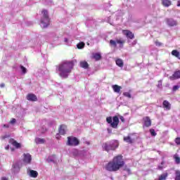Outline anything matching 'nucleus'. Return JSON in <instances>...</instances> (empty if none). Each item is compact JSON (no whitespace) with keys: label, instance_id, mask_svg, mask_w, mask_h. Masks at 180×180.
<instances>
[{"label":"nucleus","instance_id":"obj_1","mask_svg":"<svg viewBox=\"0 0 180 180\" xmlns=\"http://www.w3.org/2000/svg\"><path fill=\"white\" fill-rule=\"evenodd\" d=\"M56 70L60 72L61 78H68V75L74 70V60H64L56 66Z\"/></svg>","mask_w":180,"mask_h":180},{"label":"nucleus","instance_id":"obj_2","mask_svg":"<svg viewBox=\"0 0 180 180\" xmlns=\"http://www.w3.org/2000/svg\"><path fill=\"white\" fill-rule=\"evenodd\" d=\"M124 160H123V156L122 155H118L112 158V161H110L105 165V169L110 172H116L119 171L120 168L124 167Z\"/></svg>","mask_w":180,"mask_h":180},{"label":"nucleus","instance_id":"obj_3","mask_svg":"<svg viewBox=\"0 0 180 180\" xmlns=\"http://www.w3.org/2000/svg\"><path fill=\"white\" fill-rule=\"evenodd\" d=\"M119 144L116 141L105 142L103 144V150L109 153V151H114V150H116Z\"/></svg>","mask_w":180,"mask_h":180},{"label":"nucleus","instance_id":"obj_4","mask_svg":"<svg viewBox=\"0 0 180 180\" xmlns=\"http://www.w3.org/2000/svg\"><path fill=\"white\" fill-rule=\"evenodd\" d=\"M42 17L41 18V23L43 27H47L50 25V18L49 17V11L47 10H42Z\"/></svg>","mask_w":180,"mask_h":180},{"label":"nucleus","instance_id":"obj_5","mask_svg":"<svg viewBox=\"0 0 180 180\" xmlns=\"http://www.w3.org/2000/svg\"><path fill=\"white\" fill-rule=\"evenodd\" d=\"M106 122L108 124H110V127L112 129H117V126H119V117L117 116H114L112 120V117H108L106 118Z\"/></svg>","mask_w":180,"mask_h":180},{"label":"nucleus","instance_id":"obj_6","mask_svg":"<svg viewBox=\"0 0 180 180\" xmlns=\"http://www.w3.org/2000/svg\"><path fill=\"white\" fill-rule=\"evenodd\" d=\"M66 144L70 147H77V146H79V140L75 136H68Z\"/></svg>","mask_w":180,"mask_h":180},{"label":"nucleus","instance_id":"obj_7","mask_svg":"<svg viewBox=\"0 0 180 180\" xmlns=\"http://www.w3.org/2000/svg\"><path fill=\"white\" fill-rule=\"evenodd\" d=\"M124 43H126V41L122 39H117L115 41L113 39L110 40V46H112L113 47H117V44H120V47H123Z\"/></svg>","mask_w":180,"mask_h":180},{"label":"nucleus","instance_id":"obj_8","mask_svg":"<svg viewBox=\"0 0 180 180\" xmlns=\"http://www.w3.org/2000/svg\"><path fill=\"white\" fill-rule=\"evenodd\" d=\"M20 167H22L21 161L13 163L12 172H13V174H18V172L20 171Z\"/></svg>","mask_w":180,"mask_h":180},{"label":"nucleus","instance_id":"obj_9","mask_svg":"<svg viewBox=\"0 0 180 180\" xmlns=\"http://www.w3.org/2000/svg\"><path fill=\"white\" fill-rule=\"evenodd\" d=\"M133 136H134V134H129L127 136H124V141H125V143H128L129 144H133L135 140V139L133 138Z\"/></svg>","mask_w":180,"mask_h":180},{"label":"nucleus","instance_id":"obj_10","mask_svg":"<svg viewBox=\"0 0 180 180\" xmlns=\"http://www.w3.org/2000/svg\"><path fill=\"white\" fill-rule=\"evenodd\" d=\"M123 34L127 37V39H130L131 40H133L134 39V34L131 32V31L128 30H122Z\"/></svg>","mask_w":180,"mask_h":180},{"label":"nucleus","instance_id":"obj_11","mask_svg":"<svg viewBox=\"0 0 180 180\" xmlns=\"http://www.w3.org/2000/svg\"><path fill=\"white\" fill-rule=\"evenodd\" d=\"M166 22L168 26H170L171 27L174 26H176V25H178V22H176V20L172 18H167Z\"/></svg>","mask_w":180,"mask_h":180},{"label":"nucleus","instance_id":"obj_12","mask_svg":"<svg viewBox=\"0 0 180 180\" xmlns=\"http://www.w3.org/2000/svg\"><path fill=\"white\" fill-rule=\"evenodd\" d=\"M180 78V70H176L174 72V74L169 77V79L171 81H175V79H179Z\"/></svg>","mask_w":180,"mask_h":180},{"label":"nucleus","instance_id":"obj_13","mask_svg":"<svg viewBox=\"0 0 180 180\" xmlns=\"http://www.w3.org/2000/svg\"><path fill=\"white\" fill-rule=\"evenodd\" d=\"M27 101L31 102H37V96L33 94H28L26 96Z\"/></svg>","mask_w":180,"mask_h":180},{"label":"nucleus","instance_id":"obj_14","mask_svg":"<svg viewBox=\"0 0 180 180\" xmlns=\"http://www.w3.org/2000/svg\"><path fill=\"white\" fill-rule=\"evenodd\" d=\"M24 164H30L32 162V155L29 153L24 154Z\"/></svg>","mask_w":180,"mask_h":180},{"label":"nucleus","instance_id":"obj_15","mask_svg":"<svg viewBox=\"0 0 180 180\" xmlns=\"http://www.w3.org/2000/svg\"><path fill=\"white\" fill-rule=\"evenodd\" d=\"M27 174L31 178H37L39 176V172L36 170L28 169Z\"/></svg>","mask_w":180,"mask_h":180},{"label":"nucleus","instance_id":"obj_16","mask_svg":"<svg viewBox=\"0 0 180 180\" xmlns=\"http://www.w3.org/2000/svg\"><path fill=\"white\" fill-rule=\"evenodd\" d=\"M9 143H10L11 144H12V146H13V147H15V148H20V147H21L20 143H18V141H15V139H10Z\"/></svg>","mask_w":180,"mask_h":180},{"label":"nucleus","instance_id":"obj_17","mask_svg":"<svg viewBox=\"0 0 180 180\" xmlns=\"http://www.w3.org/2000/svg\"><path fill=\"white\" fill-rule=\"evenodd\" d=\"M143 122L146 127H150V126H151V120L150 119V117H145L143 118Z\"/></svg>","mask_w":180,"mask_h":180},{"label":"nucleus","instance_id":"obj_18","mask_svg":"<svg viewBox=\"0 0 180 180\" xmlns=\"http://www.w3.org/2000/svg\"><path fill=\"white\" fill-rule=\"evenodd\" d=\"M65 129H67V125H60V127L58 129L59 134H61L62 136H64V134H65Z\"/></svg>","mask_w":180,"mask_h":180},{"label":"nucleus","instance_id":"obj_19","mask_svg":"<svg viewBox=\"0 0 180 180\" xmlns=\"http://www.w3.org/2000/svg\"><path fill=\"white\" fill-rule=\"evenodd\" d=\"M162 106L164 109H166V110H171V103H169L168 101L165 100L163 101Z\"/></svg>","mask_w":180,"mask_h":180},{"label":"nucleus","instance_id":"obj_20","mask_svg":"<svg viewBox=\"0 0 180 180\" xmlns=\"http://www.w3.org/2000/svg\"><path fill=\"white\" fill-rule=\"evenodd\" d=\"M162 5L165 8H168L172 5V1L170 0H162Z\"/></svg>","mask_w":180,"mask_h":180},{"label":"nucleus","instance_id":"obj_21","mask_svg":"<svg viewBox=\"0 0 180 180\" xmlns=\"http://www.w3.org/2000/svg\"><path fill=\"white\" fill-rule=\"evenodd\" d=\"M112 88L114 92H116V94H119L120 92V89H122V86L117 84L112 85Z\"/></svg>","mask_w":180,"mask_h":180},{"label":"nucleus","instance_id":"obj_22","mask_svg":"<svg viewBox=\"0 0 180 180\" xmlns=\"http://www.w3.org/2000/svg\"><path fill=\"white\" fill-rule=\"evenodd\" d=\"M80 67L82 68H84V70H86L89 68V65L88 64V62L84 60L80 62Z\"/></svg>","mask_w":180,"mask_h":180},{"label":"nucleus","instance_id":"obj_23","mask_svg":"<svg viewBox=\"0 0 180 180\" xmlns=\"http://www.w3.org/2000/svg\"><path fill=\"white\" fill-rule=\"evenodd\" d=\"M93 58H94L96 61H99V60L102 58V56H101V53H96L93 54Z\"/></svg>","mask_w":180,"mask_h":180},{"label":"nucleus","instance_id":"obj_24","mask_svg":"<svg viewBox=\"0 0 180 180\" xmlns=\"http://www.w3.org/2000/svg\"><path fill=\"white\" fill-rule=\"evenodd\" d=\"M172 55L174 57H176V58H178L179 60H180V53L179 51H178L177 50H173L172 51Z\"/></svg>","mask_w":180,"mask_h":180},{"label":"nucleus","instance_id":"obj_25","mask_svg":"<svg viewBox=\"0 0 180 180\" xmlns=\"http://www.w3.org/2000/svg\"><path fill=\"white\" fill-rule=\"evenodd\" d=\"M115 63H116L117 65L120 68L123 67V65H124L123 63V60H122L120 58L117 59L115 60Z\"/></svg>","mask_w":180,"mask_h":180},{"label":"nucleus","instance_id":"obj_26","mask_svg":"<svg viewBox=\"0 0 180 180\" xmlns=\"http://www.w3.org/2000/svg\"><path fill=\"white\" fill-rule=\"evenodd\" d=\"M44 139L36 138L35 143L37 144H44Z\"/></svg>","mask_w":180,"mask_h":180},{"label":"nucleus","instance_id":"obj_27","mask_svg":"<svg viewBox=\"0 0 180 180\" xmlns=\"http://www.w3.org/2000/svg\"><path fill=\"white\" fill-rule=\"evenodd\" d=\"M167 178H168V173H164L159 176L158 180H165Z\"/></svg>","mask_w":180,"mask_h":180},{"label":"nucleus","instance_id":"obj_28","mask_svg":"<svg viewBox=\"0 0 180 180\" xmlns=\"http://www.w3.org/2000/svg\"><path fill=\"white\" fill-rule=\"evenodd\" d=\"M174 180H180V170L175 171Z\"/></svg>","mask_w":180,"mask_h":180},{"label":"nucleus","instance_id":"obj_29","mask_svg":"<svg viewBox=\"0 0 180 180\" xmlns=\"http://www.w3.org/2000/svg\"><path fill=\"white\" fill-rule=\"evenodd\" d=\"M77 49H79V50H81V49H84L85 47V43L84 42H80L79 44H77Z\"/></svg>","mask_w":180,"mask_h":180},{"label":"nucleus","instance_id":"obj_30","mask_svg":"<svg viewBox=\"0 0 180 180\" xmlns=\"http://www.w3.org/2000/svg\"><path fill=\"white\" fill-rule=\"evenodd\" d=\"M174 159L176 164L180 163V158L179 157H178L177 155H174Z\"/></svg>","mask_w":180,"mask_h":180},{"label":"nucleus","instance_id":"obj_31","mask_svg":"<svg viewBox=\"0 0 180 180\" xmlns=\"http://www.w3.org/2000/svg\"><path fill=\"white\" fill-rule=\"evenodd\" d=\"M155 46H157L158 47H161V46H162V43L160 42V41H158V39H157L155 41Z\"/></svg>","mask_w":180,"mask_h":180},{"label":"nucleus","instance_id":"obj_32","mask_svg":"<svg viewBox=\"0 0 180 180\" xmlns=\"http://www.w3.org/2000/svg\"><path fill=\"white\" fill-rule=\"evenodd\" d=\"M150 133L151 134V136H157V133H155V130H154V129H150Z\"/></svg>","mask_w":180,"mask_h":180},{"label":"nucleus","instance_id":"obj_33","mask_svg":"<svg viewBox=\"0 0 180 180\" xmlns=\"http://www.w3.org/2000/svg\"><path fill=\"white\" fill-rule=\"evenodd\" d=\"M124 96H126L127 98H131V94L129 92H124L123 93Z\"/></svg>","mask_w":180,"mask_h":180},{"label":"nucleus","instance_id":"obj_34","mask_svg":"<svg viewBox=\"0 0 180 180\" xmlns=\"http://www.w3.org/2000/svg\"><path fill=\"white\" fill-rule=\"evenodd\" d=\"M179 89V86H178V85L174 86L173 88H172V91L174 92L178 91Z\"/></svg>","mask_w":180,"mask_h":180},{"label":"nucleus","instance_id":"obj_35","mask_svg":"<svg viewBox=\"0 0 180 180\" xmlns=\"http://www.w3.org/2000/svg\"><path fill=\"white\" fill-rule=\"evenodd\" d=\"M174 141H175L176 144H177V146H180V138L179 137L176 138Z\"/></svg>","mask_w":180,"mask_h":180},{"label":"nucleus","instance_id":"obj_36","mask_svg":"<svg viewBox=\"0 0 180 180\" xmlns=\"http://www.w3.org/2000/svg\"><path fill=\"white\" fill-rule=\"evenodd\" d=\"M11 124H15L16 123V119L13 118L11 121H10Z\"/></svg>","mask_w":180,"mask_h":180},{"label":"nucleus","instance_id":"obj_37","mask_svg":"<svg viewBox=\"0 0 180 180\" xmlns=\"http://www.w3.org/2000/svg\"><path fill=\"white\" fill-rule=\"evenodd\" d=\"M120 119L121 122H122V123H124V121H125L124 117L120 116Z\"/></svg>","mask_w":180,"mask_h":180},{"label":"nucleus","instance_id":"obj_38","mask_svg":"<svg viewBox=\"0 0 180 180\" xmlns=\"http://www.w3.org/2000/svg\"><path fill=\"white\" fill-rule=\"evenodd\" d=\"M8 137H9V135H5V136H1V139L5 140V139H8Z\"/></svg>","mask_w":180,"mask_h":180},{"label":"nucleus","instance_id":"obj_39","mask_svg":"<svg viewBox=\"0 0 180 180\" xmlns=\"http://www.w3.org/2000/svg\"><path fill=\"white\" fill-rule=\"evenodd\" d=\"M27 72V69L26 68H23V74H26Z\"/></svg>","mask_w":180,"mask_h":180},{"label":"nucleus","instance_id":"obj_40","mask_svg":"<svg viewBox=\"0 0 180 180\" xmlns=\"http://www.w3.org/2000/svg\"><path fill=\"white\" fill-rule=\"evenodd\" d=\"M54 162V160H53V159H51L50 158H48V162Z\"/></svg>","mask_w":180,"mask_h":180},{"label":"nucleus","instance_id":"obj_41","mask_svg":"<svg viewBox=\"0 0 180 180\" xmlns=\"http://www.w3.org/2000/svg\"><path fill=\"white\" fill-rule=\"evenodd\" d=\"M56 139L58 140V139H60V134H57L56 135Z\"/></svg>","mask_w":180,"mask_h":180},{"label":"nucleus","instance_id":"obj_42","mask_svg":"<svg viewBox=\"0 0 180 180\" xmlns=\"http://www.w3.org/2000/svg\"><path fill=\"white\" fill-rule=\"evenodd\" d=\"M158 169H162L164 168V167L162 165H160L158 167Z\"/></svg>","mask_w":180,"mask_h":180},{"label":"nucleus","instance_id":"obj_43","mask_svg":"<svg viewBox=\"0 0 180 180\" xmlns=\"http://www.w3.org/2000/svg\"><path fill=\"white\" fill-rule=\"evenodd\" d=\"M1 88H4L5 87V84L2 83L0 84Z\"/></svg>","mask_w":180,"mask_h":180},{"label":"nucleus","instance_id":"obj_44","mask_svg":"<svg viewBox=\"0 0 180 180\" xmlns=\"http://www.w3.org/2000/svg\"><path fill=\"white\" fill-rule=\"evenodd\" d=\"M3 127H6L8 129L9 128V124H4Z\"/></svg>","mask_w":180,"mask_h":180},{"label":"nucleus","instance_id":"obj_45","mask_svg":"<svg viewBox=\"0 0 180 180\" xmlns=\"http://www.w3.org/2000/svg\"><path fill=\"white\" fill-rule=\"evenodd\" d=\"M126 172H128V174H130L131 171H130V169H124Z\"/></svg>","mask_w":180,"mask_h":180},{"label":"nucleus","instance_id":"obj_46","mask_svg":"<svg viewBox=\"0 0 180 180\" xmlns=\"http://www.w3.org/2000/svg\"><path fill=\"white\" fill-rule=\"evenodd\" d=\"M20 69H21L22 72H23V65H20Z\"/></svg>","mask_w":180,"mask_h":180},{"label":"nucleus","instance_id":"obj_47","mask_svg":"<svg viewBox=\"0 0 180 180\" xmlns=\"http://www.w3.org/2000/svg\"><path fill=\"white\" fill-rule=\"evenodd\" d=\"M1 180H8V178H6V177H2V178H1Z\"/></svg>","mask_w":180,"mask_h":180},{"label":"nucleus","instance_id":"obj_48","mask_svg":"<svg viewBox=\"0 0 180 180\" xmlns=\"http://www.w3.org/2000/svg\"><path fill=\"white\" fill-rule=\"evenodd\" d=\"M5 148L8 150L9 148V145L6 146Z\"/></svg>","mask_w":180,"mask_h":180},{"label":"nucleus","instance_id":"obj_49","mask_svg":"<svg viewBox=\"0 0 180 180\" xmlns=\"http://www.w3.org/2000/svg\"><path fill=\"white\" fill-rule=\"evenodd\" d=\"M177 6H180V1H178Z\"/></svg>","mask_w":180,"mask_h":180},{"label":"nucleus","instance_id":"obj_50","mask_svg":"<svg viewBox=\"0 0 180 180\" xmlns=\"http://www.w3.org/2000/svg\"><path fill=\"white\" fill-rule=\"evenodd\" d=\"M158 82L159 84H162V80H160Z\"/></svg>","mask_w":180,"mask_h":180},{"label":"nucleus","instance_id":"obj_51","mask_svg":"<svg viewBox=\"0 0 180 180\" xmlns=\"http://www.w3.org/2000/svg\"><path fill=\"white\" fill-rule=\"evenodd\" d=\"M52 157H53V158H56V155H53Z\"/></svg>","mask_w":180,"mask_h":180},{"label":"nucleus","instance_id":"obj_52","mask_svg":"<svg viewBox=\"0 0 180 180\" xmlns=\"http://www.w3.org/2000/svg\"><path fill=\"white\" fill-rule=\"evenodd\" d=\"M65 41H68V39H65Z\"/></svg>","mask_w":180,"mask_h":180},{"label":"nucleus","instance_id":"obj_53","mask_svg":"<svg viewBox=\"0 0 180 180\" xmlns=\"http://www.w3.org/2000/svg\"><path fill=\"white\" fill-rule=\"evenodd\" d=\"M161 165H164V162H161Z\"/></svg>","mask_w":180,"mask_h":180},{"label":"nucleus","instance_id":"obj_54","mask_svg":"<svg viewBox=\"0 0 180 180\" xmlns=\"http://www.w3.org/2000/svg\"><path fill=\"white\" fill-rule=\"evenodd\" d=\"M11 151H13V148H11Z\"/></svg>","mask_w":180,"mask_h":180},{"label":"nucleus","instance_id":"obj_55","mask_svg":"<svg viewBox=\"0 0 180 180\" xmlns=\"http://www.w3.org/2000/svg\"><path fill=\"white\" fill-rule=\"evenodd\" d=\"M155 180H158V179H155Z\"/></svg>","mask_w":180,"mask_h":180}]
</instances>
